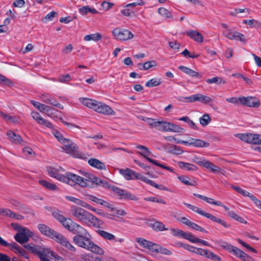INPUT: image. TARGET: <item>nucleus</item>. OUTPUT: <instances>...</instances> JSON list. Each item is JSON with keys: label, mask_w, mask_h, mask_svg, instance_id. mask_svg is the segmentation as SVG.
<instances>
[{"label": "nucleus", "mask_w": 261, "mask_h": 261, "mask_svg": "<svg viewBox=\"0 0 261 261\" xmlns=\"http://www.w3.org/2000/svg\"><path fill=\"white\" fill-rule=\"evenodd\" d=\"M76 234L73 237V242L78 246L94 253L102 255L103 250L92 241V237L84 227L77 224L70 231Z\"/></svg>", "instance_id": "1"}, {"label": "nucleus", "mask_w": 261, "mask_h": 261, "mask_svg": "<svg viewBox=\"0 0 261 261\" xmlns=\"http://www.w3.org/2000/svg\"><path fill=\"white\" fill-rule=\"evenodd\" d=\"M71 216L76 221L88 226L99 227L102 222L84 208L72 205L70 208Z\"/></svg>", "instance_id": "2"}, {"label": "nucleus", "mask_w": 261, "mask_h": 261, "mask_svg": "<svg viewBox=\"0 0 261 261\" xmlns=\"http://www.w3.org/2000/svg\"><path fill=\"white\" fill-rule=\"evenodd\" d=\"M138 118L145 121L150 128H155L158 130L179 133L184 132L183 128L174 123L146 117L143 115H138Z\"/></svg>", "instance_id": "3"}, {"label": "nucleus", "mask_w": 261, "mask_h": 261, "mask_svg": "<svg viewBox=\"0 0 261 261\" xmlns=\"http://www.w3.org/2000/svg\"><path fill=\"white\" fill-rule=\"evenodd\" d=\"M38 228L42 234L55 240L58 243L61 244L70 251L73 252L76 251L75 247H74L66 238L63 237L61 234L53 230L48 226L43 224H39L38 225Z\"/></svg>", "instance_id": "4"}, {"label": "nucleus", "mask_w": 261, "mask_h": 261, "mask_svg": "<svg viewBox=\"0 0 261 261\" xmlns=\"http://www.w3.org/2000/svg\"><path fill=\"white\" fill-rule=\"evenodd\" d=\"M80 100L83 105L93 109L98 113L102 114L114 113V111L110 107L101 102L87 98H81Z\"/></svg>", "instance_id": "5"}, {"label": "nucleus", "mask_w": 261, "mask_h": 261, "mask_svg": "<svg viewBox=\"0 0 261 261\" xmlns=\"http://www.w3.org/2000/svg\"><path fill=\"white\" fill-rule=\"evenodd\" d=\"M25 247L34 254H37L41 261H52L53 258H56V255L54 252L50 251L48 248L40 245L31 246L29 244L26 245Z\"/></svg>", "instance_id": "6"}, {"label": "nucleus", "mask_w": 261, "mask_h": 261, "mask_svg": "<svg viewBox=\"0 0 261 261\" xmlns=\"http://www.w3.org/2000/svg\"><path fill=\"white\" fill-rule=\"evenodd\" d=\"M100 186L111 190L116 193L118 196H120V198L121 199L125 200H132L134 201L138 200L139 199L138 197L132 195L130 193L124 190L121 189L116 186L111 185L108 181L105 180L101 179Z\"/></svg>", "instance_id": "7"}, {"label": "nucleus", "mask_w": 261, "mask_h": 261, "mask_svg": "<svg viewBox=\"0 0 261 261\" xmlns=\"http://www.w3.org/2000/svg\"><path fill=\"white\" fill-rule=\"evenodd\" d=\"M67 180L66 184L71 186H74L76 185H79L83 188H91V182L89 181V175L87 178H84L76 174L67 172Z\"/></svg>", "instance_id": "8"}, {"label": "nucleus", "mask_w": 261, "mask_h": 261, "mask_svg": "<svg viewBox=\"0 0 261 261\" xmlns=\"http://www.w3.org/2000/svg\"><path fill=\"white\" fill-rule=\"evenodd\" d=\"M62 148L68 153L70 154L74 158H82V154L79 151L76 145L69 139L64 140Z\"/></svg>", "instance_id": "9"}, {"label": "nucleus", "mask_w": 261, "mask_h": 261, "mask_svg": "<svg viewBox=\"0 0 261 261\" xmlns=\"http://www.w3.org/2000/svg\"><path fill=\"white\" fill-rule=\"evenodd\" d=\"M16 229L18 232L14 236L15 240L20 244L28 242L32 236V232L22 226H19L18 228Z\"/></svg>", "instance_id": "10"}, {"label": "nucleus", "mask_w": 261, "mask_h": 261, "mask_svg": "<svg viewBox=\"0 0 261 261\" xmlns=\"http://www.w3.org/2000/svg\"><path fill=\"white\" fill-rule=\"evenodd\" d=\"M115 38L120 41H126L133 38L134 35L127 29L117 28L112 31Z\"/></svg>", "instance_id": "11"}, {"label": "nucleus", "mask_w": 261, "mask_h": 261, "mask_svg": "<svg viewBox=\"0 0 261 261\" xmlns=\"http://www.w3.org/2000/svg\"><path fill=\"white\" fill-rule=\"evenodd\" d=\"M194 162L201 167H204L207 169H210L213 173L220 172L222 170L219 167L203 158L199 159L198 158H195L194 160Z\"/></svg>", "instance_id": "12"}, {"label": "nucleus", "mask_w": 261, "mask_h": 261, "mask_svg": "<svg viewBox=\"0 0 261 261\" xmlns=\"http://www.w3.org/2000/svg\"><path fill=\"white\" fill-rule=\"evenodd\" d=\"M240 103L244 106L258 108L260 106L259 100L254 96H240Z\"/></svg>", "instance_id": "13"}, {"label": "nucleus", "mask_w": 261, "mask_h": 261, "mask_svg": "<svg viewBox=\"0 0 261 261\" xmlns=\"http://www.w3.org/2000/svg\"><path fill=\"white\" fill-rule=\"evenodd\" d=\"M55 217L63 226L70 232L77 224V223L72 221L71 219L66 218L61 215L56 214Z\"/></svg>", "instance_id": "14"}, {"label": "nucleus", "mask_w": 261, "mask_h": 261, "mask_svg": "<svg viewBox=\"0 0 261 261\" xmlns=\"http://www.w3.org/2000/svg\"><path fill=\"white\" fill-rule=\"evenodd\" d=\"M39 99L44 103L56 106L60 109H63V106L58 103L56 98L49 93H44L40 95Z\"/></svg>", "instance_id": "15"}, {"label": "nucleus", "mask_w": 261, "mask_h": 261, "mask_svg": "<svg viewBox=\"0 0 261 261\" xmlns=\"http://www.w3.org/2000/svg\"><path fill=\"white\" fill-rule=\"evenodd\" d=\"M65 198L66 200L73 202L76 204L83 206V207L87 208L89 210L92 211L93 212L96 211V208H94L92 206L88 204L87 202L80 199L70 196H65Z\"/></svg>", "instance_id": "16"}, {"label": "nucleus", "mask_w": 261, "mask_h": 261, "mask_svg": "<svg viewBox=\"0 0 261 261\" xmlns=\"http://www.w3.org/2000/svg\"><path fill=\"white\" fill-rule=\"evenodd\" d=\"M48 174L53 177H54L58 180L66 183L67 180V172L65 175L59 173L55 168H49L47 169Z\"/></svg>", "instance_id": "17"}, {"label": "nucleus", "mask_w": 261, "mask_h": 261, "mask_svg": "<svg viewBox=\"0 0 261 261\" xmlns=\"http://www.w3.org/2000/svg\"><path fill=\"white\" fill-rule=\"evenodd\" d=\"M0 244L5 247H9L10 249L16 253L23 255L24 251L19 248L18 245L16 243L9 244L0 237Z\"/></svg>", "instance_id": "18"}, {"label": "nucleus", "mask_w": 261, "mask_h": 261, "mask_svg": "<svg viewBox=\"0 0 261 261\" xmlns=\"http://www.w3.org/2000/svg\"><path fill=\"white\" fill-rule=\"evenodd\" d=\"M136 241L142 247L148 249L151 251L153 252L155 248V243L149 241L146 239L142 238H136Z\"/></svg>", "instance_id": "19"}, {"label": "nucleus", "mask_w": 261, "mask_h": 261, "mask_svg": "<svg viewBox=\"0 0 261 261\" xmlns=\"http://www.w3.org/2000/svg\"><path fill=\"white\" fill-rule=\"evenodd\" d=\"M178 68L182 72L192 77H196L197 79H201L202 77V74L201 73L196 72L189 67L184 66H179Z\"/></svg>", "instance_id": "20"}, {"label": "nucleus", "mask_w": 261, "mask_h": 261, "mask_svg": "<svg viewBox=\"0 0 261 261\" xmlns=\"http://www.w3.org/2000/svg\"><path fill=\"white\" fill-rule=\"evenodd\" d=\"M170 231L173 236L184 238L189 241H190L192 236V234L189 232H186L178 229L172 228L170 229Z\"/></svg>", "instance_id": "21"}, {"label": "nucleus", "mask_w": 261, "mask_h": 261, "mask_svg": "<svg viewBox=\"0 0 261 261\" xmlns=\"http://www.w3.org/2000/svg\"><path fill=\"white\" fill-rule=\"evenodd\" d=\"M88 162V164L93 167L100 170H106V166L105 163L97 159H90Z\"/></svg>", "instance_id": "22"}, {"label": "nucleus", "mask_w": 261, "mask_h": 261, "mask_svg": "<svg viewBox=\"0 0 261 261\" xmlns=\"http://www.w3.org/2000/svg\"><path fill=\"white\" fill-rule=\"evenodd\" d=\"M186 34L191 39L197 42H202L203 40V35L198 32L191 30L186 32Z\"/></svg>", "instance_id": "23"}, {"label": "nucleus", "mask_w": 261, "mask_h": 261, "mask_svg": "<svg viewBox=\"0 0 261 261\" xmlns=\"http://www.w3.org/2000/svg\"><path fill=\"white\" fill-rule=\"evenodd\" d=\"M193 100H195V102L199 101L203 104H207L213 101L211 97L201 94H194V97H193Z\"/></svg>", "instance_id": "24"}, {"label": "nucleus", "mask_w": 261, "mask_h": 261, "mask_svg": "<svg viewBox=\"0 0 261 261\" xmlns=\"http://www.w3.org/2000/svg\"><path fill=\"white\" fill-rule=\"evenodd\" d=\"M247 143L253 144V145L261 144V135L250 133Z\"/></svg>", "instance_id": "25"}, {"label": "nucleus", "mask_w": 261, "mask_h": 261, "mask_svg": "<svg viewBox=\"0 0 261 261\" xmlns=\"http://www.w3.org/2000/svg\"><path fill=\"white\" fill-rule=\"evenodd\" d=\"M31 104L41 113H44L45 112H48L50 110V107L47 105L41 103L38 101L35 100L31 101Z\"/></svg>", "instance_id": "26"}, {"label": "nucleus", "mask_w": 261, "mask_h": 261, "mask_svg": "<svg viewBox=\"0 0 261 261\" xmlns=\"http://www.w3.org/2000/svg\"><path fill=\"white\" fill-rule=\"evenodd\" d=\"M33 118L40 124L44 125L48 128L53 127L52 124L41 117V115H33Z\"/></svg>", "instance_id": "27"}, {"label": "nucleus", "mask_w": 261, "mask_h": 261, "mask_svg": "<svg viewBox=\"0 0 261 261\" xmlns=\"http://www.w3.org/2000/svg\"><path fill=\"white\" fill-rule=\"evenodd\" d=\"M7 135L9 140L15 143H20L22 141L21 138L19 135L16 134L11 130L7 132Z\"/></svg>", "instance_id": "28"}, {"label": "nucleus", "mask_w": 261, "mask_h": 261, "mask_svg": "<svg viewBox=\"0 0 261 261\" xmlns=\"http://www.w3.org/2000/svg\"><path fill=\"white\" fill-rule=\"evenodd\" d=\"M228 35V39L230 40H239L244 43L246 42V39H245L244 35L238 32H231V33Z\"/></svg>", "instance_id": "29"}, {"label": "nucleus", "mask_w": 261, "mask_h": 261, "mask_svg": "<svg viewBox=\"0 0 261 261\" xmlns=\"http://www.w3.org/2000/svg\"><path fill=\"white\" fill-rule=\"evenodd\" d=\"M149 226L156 231H163L168 229L165 228V225L162 222L160 221H151L149 223Z\"/></svg>", "instance_id": "30"}, {"label": "nucleus", "mask_w": 261, "mask_h": 261, "mask_svg": "<svg viewBox=\"0 0 261 261\" xmlns=\"http://www.w3.org/2000/svg\"><path fill=\"white\" fill-rule=\"evenodd\" d=\"M177 164L180 168L188 171H195L197 169V167L196 166L189 163L178 162Z\"/></svg>", "instance_id": "31"}, {"label": "nucleus", "mask_w": 261, "mask_h": 261, "mask_svg": "<svg viewBox=\"0 0 261 261\" xmlns=\"http://www.w3.org/2000/svg\"><path fill=\"white\" fill-rule=\"evenodd\" d=\"M119 173L122 175L126 179L130 180L133 179V175L135 174V171L130 169L126 168L125 169H120Z\"/></svg>", "instance_id": "32"}, {"label": "nucleus", "mask_w": 261, "mask_h": 261, "mask_svg": "<svg viewBox=\"0 0 261 261\" xmlns=\"http://www.w3.org/2000/svg\"><path fill=\"white\" fill-rule=\"evenodd\" d=\"M190 141H192V145L197 147H207L210 146V143L204 142L200 139H195L191 138Z\"/></svg>", "instance_id": "33"}, {"label": "nucleus", "mask_w": 261, "mask_h": 261, "mask_svg": "<svg viewBox=\"0 0 261 261\" xmlns=\"http://www.w3.org/2000/svg\"><path fill=\"white\" fill-rule=\"evenodd\" d=\"M155 246V248L154 249L153 252L155 253H159L165 255H171L172 254V252L168 250V249L163 247L159 244H156Z\"/></svg>", "instance_id": "34"}, {"label": "nucleus", "mask_w": 261, "mask_h": 261, "mask_svg": "<svg viewBox=\"0 0 261 261\" xmlns=\"http://www.w3.org/2000/svg\"><path fill=\"white\" fill-rule=\"evenodd\" d=\"M158 12L161 15L165 17L166 19H170L171 20H173V16L172 13L165 8H159L158 10Z\"/></svg>", "instance_id": "35"}, {"label": "nucleus", "mask_w": 261, "mask_h": 261, "mask_svg": "<svg viewBox=\"0 0 261 261\" xmlns=\"http://www.w3.org/2000/svg\"><path fill=\"white\" fill-rule=\"evenodd\" d=\"M98 234L105 240L112 241L115 239V237L114 234L110 233L107 231L102 230L97 231Z\"/></svg>", "instance_id": "36"}, {"label": "nucleus", "mask_w": 261, "mask_h": 261, "mask_svg": "<svg viewBox=\"0 0 261 261\" xmlns=\"http://www.w3.org/2000/svg\"><path fill=\"white\" fill-rule=\"evenodd\" d=\"M40 184L46 188L53 191H57L58 189V187L54 184L48 182L46 180H40Z\"/></svg>", "instance_id": "37"}, {"label": "nucleus", "mask_w": 261, "mask_h": 261, "mask_svg": "<svg viewBox=\"0 0 261 261\" xmlns=\"http://www.w3.org/2000/svg\"><path fill=\"white\" fill-rule=\"evenodd\" d=\"M136 148L141 150V152H138L139 154L143 156L147 160V158H149L148 156L150 155V152L147 147L143 145H138L136 146Z\"/></svg>", "instance_id": "38"}, {"label": "nucleus", "mask_w": 261, "mask_h": 261, "mask_svg": "<svg viewBox=\"0 0 261 261\" xmlns=\"http://www.w3.org/2000/svg\"><path fill=\"white\" fill-rule=\"evenodd\" d=\"M101 35L97 33L96 34H92L90 35H86L84 37V40L86 41H89L90 40H93V41H98L100 40L101 39Z\"/></svg>", "instance_id": "39"}, {"label": "nucleus", "mask_w": 261, "mask_h": 261, "mask_svg": "<svg viewBox=\"0 0 261 261\" xmlns=\"http://www.w3.org/2000/svg\"><path fill=\"white\" fill-rule=\"evenodd\" d=\"M243 23L244 24H248L250 25L251 27L256 28L261 27V22L256 20H244Z\"/></svg>", "instance_id": "40"}, {"label": "nucleus", "mask_w": 261, "mask_h": 261, "mask_svg": "<svg viewBox=\"0 0 261 261\" xmlns=\"http://www.w3.org/2000/svg\"><path fill=\"white\" fill-rule=\"evenodd\" d=\"M161 83V79H152L146 83L145 86L147 87H153L160 85Z\"/></svg>", "instance_id": "41"}, {"label": "nucleus", "mask_w": 261, "mask_h": 261, "mask_svg": "<svg viewBox=\"0 0 261 261\" xmlns=\"http://www.w3.org/2000/svg\"><path fill=\"white\" fill-rule=\"evenodd\" d=\"M206 82L210 84L216 83L217 84H220L221 83H225V81L223 80L222 78L218 76H215L212 79H208L206 80Z\"/></svg>", "instance_id": "42"}, {"label": "nucleus", "mask_w": 261, "mask_h": 261, "mask_svg": "<svg viewBox=\"0 0 261 261\" xmlns=\"http://www.w3.org/2000/svg\"><path fill=\"white\" fill-rule=\"evenodd\" d=\"M89 181L91 182V188L94 187L95 185L96 186H100V182H101V179L99 178H98L93 175H89Z\"/></svg>", "instance_id": "43"}, {"label": "nucleus", "mask_w": 261, "mask_h": 261, "mask_svg": "<svg viewBox=\"0 0 261 261\" xmlns=\"http://www.w3.org/2000/svg\"><path fill=\"white\" fill-rule=\"evenodd\" d=\"M85 197L86 200L91 201L98 204H100L102 200V199L98 198L95 196L90 194H86L85 195Z\"/></svg>", "instance_id": "44"}, {"label": "nucleus", "mask_w": 261, "mask_h": 261, "mask_svg": "<svg viewBox=\"0 0 261 261\" xmlns=\"http://www.w3.org/2000/svg\"><path fill=\"white\" fill-rule=\"evenodd\" d=\"M4 119L7 122L16 123L19 119L15 115H3Z\"/></svg>", "instance_id": "45"}, {"label": "nucleus", "mask_w": 261, "mask_h": 261, "mask_svg": "<svg viewBox=\"0 0 261 261\" xmlns=\"http://www.w3.org/2000/svg\"><path fill=\"white\" fill-rule=\"evenodd\" d=\"M0 215L5 216H9L10 217H15L16 214L12 212L9 209H4L0 208Z\"/></svg>", "instance_id": "46"}, {"label": "nucleus", "mask_w": 261, "mask_h": 261, "mask_svg": "<svg viewBox=\"0 0 261 261\" xmlns=\"http://www.w3.org/2000/svg\"><path fill=\"white\" fill-rule=\"evenodd\" d=\"M200 124L205 126L207 125L211 121L210 115H202L199 119Z\"/></svg>", "instance_id": "47"}, {"label": "nucleus", "mask_w": 261, "mask_h": 261, "mask_svg": "<svg viewBox=\"0 0 261 261\" xmlns=\"http://www.w3.org/2000/svg\"><path fill=\"white\" fill-rule=\"evenodd\" d=\"M190 241L193 243H200L201 244H202L205 246H210V245L206 241H205L204 240H201V239L194 236L193 234L192 236V237H191Z\"/></svg>", "instance_id": "48"}, {"label": "nucleus", "mask_w": 261, "mask_h": 261, "mask_svg": "<svg viewBox=\"0 0 261 261\" xmlns=\"http://www.w3.org/2000/svg\"><path fill=\"white\" fill-rule=\"evenodd\" d=\"M0 83L4 85L11 86L13 84L12 82L8 78L4 76L0 73Z\"/></svg>", "instance_id": "49"}, {"label": "nucleus", "mask_w": 261, "mask_h": 261, "mask_svg": "<svg viewBox=\"0 0 261 261\" xmlns=\"http://www.w3.org/2000/svg\"><path fill=\"white\" fill-rule=\"evenodd\" d=\"M189 227H190L191 228H192L194 230H197V231H199L203 232L204 233L207 232V231L205 229L203 228L202 227H201L198 224H197L194 222H191Z\"/></svg>", "instance_id": "50"}, {"label": "nucleus", "mask_w": 261, "mask_h": 261, "mask_svg": "<svg viewBox=\"0 0 261 261\" xmlns=\"http://www.w3.org/2000/svg\"><path fill=\"white\" fill-rule=\"evenodd\" d=\"M178 179L180 180L181 182L184 183V184L188 186H194L192 182L189 181V177L186 176H181L178 177Z\"/></svg>", "instance_id": "51"}, {"label": "nucleus", "mask_w": 261, "mask_h": 261, "mask_svg": "<svg viewBox=\"0 0 261 261\" xmlns=\"http://www.w3.org/2000/svg\"><path fill=\"white\" fill-rule=\"evenodd\" d=\"M217 243L219 246H221L222 248L227 250V251H229V250H230L232 248L231 245L227 243L222 240L218 241Z\"/></svg>", "instance_id": "52"}, {"label": "nucleus", "mask_w": 261, "mask_h": 261, "mask_svg": "<svg viewBox=\"0 0 261 261\" xmlns=\"http://www.w3.org/2000/svg\"><path fill=\"white\" fill-rule=\"evenodd\" d=\"M57 14V13L55 11H51L48 14H47L46 16L43 19V21L44 22H46L48 21H51L53 19V18L55 17V15Z\"/></svg>", "instance_id": "53"}, {"label": "nucleus", "mask_w": 261, "mask_h": 261, "mask_svg": "<svg viewBox=\"0 0 261 261\" xmlns=\"http://www.w3.org/2000/svg\"><path fill=\"white\" fill-rule=\"evenodd\" d=\"M112 211H114V214H113V216H116L119 217L120 216H125L126 215V213L125 211L122 209L120 210H115L114 208H112Z\"/></svg>", "instance_id": "54"}, {"label": "nucleus", "mask_w": 261, "mask_h": 261, "mask_svg": "<svg viewBox=\"0 0 261 261\" xmlns=\"http://www.w3.org/2000/svg\"><path fill=\"white\" fill-rule=\"evenodd\" d=\"M114 5V3H109L107 1H103L102 2L101 6L102 7V8L106 10H109Z\"/></svg>", "instance_id": "55"}, {"label": "nucleus", "mask_w": 261, "mask_h": 261, "mask_svg": "<svg viewBox=\"0 0 261 261\" xmlns=\"http://www.w3.org/2000/svg\"><path fill=\"white\" fill-rule=\"evenodd\" d=\"M145 66V70L149 69L151 67H154L156 65V63L155 61H148L144 63Z\"/></svg>", "instance_id": "56"}, {"label": "nucleus", "mask_w": 261, "mask_h": 261, "mask_svg": "<svg viewBox=\"0 0 261 261\" xmlns=\"http://www.w3.org/2000/svg\"><path fill=\"white\" fill-rule=\"evenodd\" d=\"M57 119H59L61 122H62L64 124H66L70 129H72L74 128H79V127L77 125H75L73 124V123L69 122H66L64 121L63 118L62 117H57Z\"/></svg>", "instance_id": "57"}, {"label": "nucleus", "mask_w": 261, "mask_h": 261, "mask_svg": "<svg viewBox=\"0 0 261 261\" xmlns=\"http://www.w3.org/2000/svg\"><path fill=\"white\" fill-rule=\"evenodd\" d=\"M250 133L247 134H237L235 136L240 139L241 140L247 143Z\"/></svg>", "instance_id": "58"}, {"label": "nucleus", "mask_w": 261, "mask_h": 261, "mask_svg": "<svg viewBox=\"0 0 261 261\" xmlns=\"http://www.w3.org/2000/svg\"><path fill=\"white\" fill-rule=\"evenodd\" d=\"M144 4V3L142 0H138L136 2L126 5L124 6V7L125 8L134 7H136L137 6H142Z\"/></svg>", "instance_id": "59"}, {"label": "nucleus", "mask_w": 261, "mask_h": 261, "mask_svg": "<svg viewBox=\"0 0 261 261\" xmlns=\"http://www.w3.org/2000/svg\"><path fill=\"white\" fill-rule=\"evenodd\" d=\"M228 251L230 252H233V254L238 257H239L240 255L241 254L242 252L241 250L232 245V248L230 250H229Z\"/></svg>", "instance_id": "60"}, {"label": "nucleus", "mask_w": 261, "mask_h": 261, "mask_svg": "<svg viewBox=\"0 0 261 261\" xmlns=\"http://www.w3.org/2000/svg\"><path fill=\"white\" fill-rule=\"evenodd\" d=\"M240 96L239 98L236 97H232L231 98H227L226 99V101L228 102H230L233 104L238 105L240 103Z\"/></svg>", "instance_id": "61"}, {"label": "nucleus", "mask_w": 261, "mask_h": 261, "mask_svg": "<svg viewBox=\"0 0 261 261\" xmlns=\"http://www.w3.org/2000/svg\"><path fill=\"white\" fill-rule=\"evenodd\" d=\"M205 217H206L208 219H210V220H212L213 221L216 222L220 224H221L222 221H223L221 219H220L219 218H217L216 217L211 215V214H209L207 213L205 216Z\"/></svg>", "instance_id": "62"}, {"label": "nucleus", "mask_w": 261, "mask_h": 261, "mask_svg": "<svg viewBox=\"0 0 261 261\" xmlns=\"http://www.w3.org/2000/svg\"><path fill=\"white\" fill-rule=\"evenodd\" d=\"M23 153L27 156H31L34 155V151L29 147H24L22 150Z\"/></svg>", "instance_id": "63"}, {"label": "nucleus", "mask_w": 261, "mask_h": 261, "mask_svg": "<svg viewBox=\"0 0 261 261\" xmlns=\"http://www.w3.org/2000/svg\"><path fill=\"white\" fill-rule=\"evenodd\" d=\"M141 180L147 183V184H149L150 185L154 187H157V186L156 185V184L152 180H150L148 178H147L146 177H145L144 176H141Z\"/></svg>", "instance_id": "64"}]
</instances>
